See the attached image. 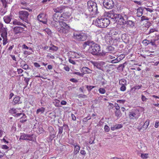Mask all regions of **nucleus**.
<instances>
[{
  "label": "nucleus",
  "instance_id": "f257e3e1",
  "mask_svg": "<svg viewBox=\"0 0 159 159\" xmlns=\"http://www.w3.org/2000/svg\"><path fill=\"white\" fill-rule=\"evenodd\" d=\"M110 24V20L107 18L101 19L98 18L95 20H93V24L100 28L107 27Z\"/></svg>",
  "mask_w": 159,
  "mask_h": 159
},
{
  "label": "nucleus",
  "instance_id": "f03ea898",
  "mask_svg": "<svg viewBox=\"0 0 159 159\" xmlns=\"http://www.w3.org/2000/svg\"><path fill=\"white\" fill-rule=\"evenodd\" d=\"M98 14L97 4L94 0H90V18L96 17Z\"/></svg>",
  "mask_w": 159,
  "mask_h": 159
},
{
  "label": "nucleus",
  "instance_id": "7ed1b4c3",
  "mask_svg": "<svg viewBox=\"0 0 159 159\" xmlns=\"http://www.w3.org/2000/svg\"><path fill=\"white\" fill-rule=\"evenodd\" d=\"M116 20L118 21L120 25H125L126 23V20L128 19V16L124 13L117 14H116Z\"/></svg>",
  "mask_w": 159,
  "mask_h": 159
},
{
  "label": "nucleus",
  "instance_id": "20e7f679",
  "mask_svg": "<svg viewBox=\"0 0 159 159\" xmlns=\"http://www.w3.org/2000/svg\"><path fill=\"white\" fill-rule=\"evenodd\" d=\"M0 32L1 33V36L3 39V44L5 45L8 43L7 30V28L3 27V25L2 23L0 24Z\"/></svg>",
  "mask_w": 159,
  "mask_h": 159
},
{
  "label": "nucleus",
  "instance_id": "39448f33",
  "mask_svg": "<svg viewBox=\"0 0 159 159\" xmlns=\"http://www.w3.org/2000/svg\"><path fill=\"white\" fill-rule=\"evenodd\" d=\"M90 51L93 55H97L100 50V46L97 43L90 42Z\"/></svg>",
  "mask_w": 159,
  "mask_h": 159
},
{
  "label": "nucleus",
  "instance_id": "423d86ee",
  "mask_svg": "<svg viewBox=\"0 0 159 159\" xmlns=\"http://www.w3.org/2000/svg\"><path fill=\"white\" fill-rule=\"evenodd\" d=\"M70 30V26L65 22L61 24V26L57 29V31L60 33L65 34L68 33Z\"/></svg>",
  "mask_w": 159,
  "mask_h": 159
},
{
  "label": "nucleus",
  "instance_id": "0eeeda50",
  "mask_svg": "<svg viewBox=\"0 0 159 159\" xmlns=\"http://www.w3.org/2000/svg\"><path fill=\"white\" fill-rule=\"evenodd\" d=\"M19 18L25 22L29 23V20L28 16L29 13L27 11H19Z\"/></svg>",
  "mask_w": 159,
  "mask_h": 159
},
{
  "label": "nucleus",
  "instance_id": "6e6552de",
  "mask_svg": "<svg viewBox=\"0 0 159 159\" xmlns=\"http://www.w3.org/2000/svg\"><path fill=\"white\" fill-rule=\"evenodd\" d=\"M91 63L93 64L94 67L104 71L105 70V63L103 61L94 62L91 61Z\"/></svg>",
  "mask_w": 159,
  "mask_h": 159
},
{
  "label": "nucleus",
  "instance_id": "1a4fd4ad",
  "mask_svg": "<svg viewBox=\"0 0 159 159\" xmlns=\"http://www.w3.org/2000/svg\"><path fill=\"white\" fill-rule=\"evenodd\" d=\"M139 116V111L137 110H134L129 112V117L130 120H137Z\"/></svg>",
  "mask_w": 159,
  "mask_h": 159
},
{
  "label": "nucleus",
  "instance_id": "9d476101",
  "mask_svg": "<svg viewBox=\"0 0 159 159\" xmlns=\"http://www.w3.org/2000/svg\"><path fill=\"white\" fill-rule=\"evenodd\" d=\"M73 36L74 39L80 41H84L87 39V36L84 34L77 32L74 33Z\"/></svg>",
  "mask_w": 159,
  "mask_h": 159
},
{
  "label": "nucleus",
  "instance_id": "9b49d317",
  "mask_svg": "<svg viewBox=\"0 0 159 159\" xmlns=\"http://www.w3.org/2000/svg\"><path fill=\"white\" fill-rule=\"evenodd\" d=\"M103 4L104 6L108 9L112 8L114 6V3L113 0H104Z\"/></svg>",
  "mask_w": 159,
  "mask_h": 159
},
{
  "label": "nucleus",
  "instance_id": "f8f14e48",
  "mask_svg": "<svg viewBox=\"0 0 159 159\" xmlns=\"http://www.w3.org/2000/svg\"><path fill=\"white\" fill-rule=\"evenodd\" d=\"M33 139V135L22 134L20 136V140L22 139L26 140L32 141Z\"/></svg>",
  "mask_w": 159,
  "mask_h": 159
},
{
  "label": "nucleus",
  "instance_id": "ddd939ff",
  "mask_svg": "<svg viewBox=\"0 0 159 159\" xmlns=\"http://www.w3.org/2000/svg\"><path fill=\"white\" fill-rule=\"evenodd\" d=\"M21 109L20 108H16L15 109L14 108H12L9 111L10 113L11 114H16L15 116H16L17 117L19 116L20 115H22V113H17V112H18V110H20Z\"/></svg>",
  "mask_w": 159,
  "mask_h": 159
},
{
  "label": "nucleus",
  "instance_id": "4468645a",
  "mask_svg": "<svg viewBox=\"0 0 159 159\" xmlns=\"http://www.w3.org/2000/svg\"><path fill=\"white\" fill-rule=\"evenodd\" d=\"M24 30V28L20 26H16L13 28V31L15 34L21 33Z\"/></svg>",
  "mask_w": 159,
  "mask_h": 159
},
{
  "label": "nucleus",
  "instance_id": "2eb2a0df",
  "mask_svg": "<svg viewBox=\"0 0 159 159\" xmlns=\"http://www.w3.org/2000/svg\"><path fill=\"white\" fill-rule=\"evenodd\" d=\"M64 21L54 22L51 21L50 24L52 26L55 27L57 30L58 28H59L61 26V24L63 23Z\"/></svg>",
  "mask_w": 159,
  "mask_h": 159
},
{
  "label": "nucleus",
  "instance_id": "dca6fc26",
  "mask_svg": "<svg viewBox=\"0 0 159 159\" xmlns=\"http://www.w3.org/2000/svg\"><path fill=\"white\" fill-rule=\"evenodd\" d=\"M70 16L71 14L69 12H64L61 16V17L63 18H62L63 21L67 20Z\"/></svg>",
  "mask_w": 159,
  "mask_h": 159
},
{
  "label": "nucleus",
  "instance_id": "f3484780",
  "mask_svg": "<svg viewBox=\"0 0 159 159\" xmlns=\"http://www.w3.org/2000/svg\"><path fill=\"white\" fill-rule=\"evenodd\" d=\"M63 17H61V16H59L58 15L56 14H55L53 16V20L52 21L54 22H60L63 21L62 20Z\"/></svg>",
  "mask_w": 159,
  "mask_h": 159
},
{
  "label": "nucleus",
  "instance_id": "a211bd4d",
  "mask_svg": "<svg viewBox=\"0 0 159 159\" xmlns=\"http://www.w3.org/2000/svg\"><path fill=\"white\" fill-rule=\"evenodd\" d=\"M69 56L71 58H79L80 57L79 54L75 52L70 51L69 52Z\"/></svg>",
  "mask_w": 159,
  "mask_h": 159
},
{
  "label": "nucleus",
  "instance_id": "6ab92c4d",
  "mask_svg": "<svg viewBox=\"0 0 159 159\" xmlns=\"http://www.w3.org/2000/svg\"><path fill=\"white\" fill-rule=\"evenodd\" d=\"M44 15L43 13H41L39 14L37 17V19L40 22H43L44 24H46L47 21L46 20H43V17H44Z\"/></svg>",
  "mask_w": 159,
  "mask_h": 159
},
{
  "label": "nucleus",
  "instance_id": "aec40b11",
  "mask_svg": "<svg viewBox=\"0 0 159 159\" xmlns=\"http://www.w3.org/2000/svg\"><path fill=\"white\" fill-rule=\"evenodd\" d=\"M65 8V7L61 6L54 9V11L56 12L61 13L64 11V10Z\"/></svg>",
  "mask_w": 159,
  "mask_h": 159
},
{
  "label": "nucleus",
  "instance_id": "412c9836",
  "mask_svg": "<svg viewBox=\"0 0 159 159\" xmlns=\"http://www.w3.org/2000/svg\"><path fill=\"white\" fill-rule=\"evenodd\" d=\"M12 16H11V15L9 16H4L3 17V20L7 24L9 23L11 20Z\"/></svg>",
  "mask_w": 159,
  "mask_h": 159
},
{
  "label": "nucleus",
  "instance_id": "4be33fe9",
  "mask_svg": "<svg viewBox=\"0 0 159 159\" xmlns=\"http://www.w3.org/2000/svg\"><path fill=\"white\" fill-rule=\"evenodd\" d=\"M70 144H72L74 147L75 149L74 150V152L75 154H77L79 152L80 150V146L78 145H75L74 142L72 143H70Z\"/></svg>",
  "mask_w": 159,
  "mask_h": 159
},
{
  "label": "nucleus",
  "instance_id": "5701e85b",
  "mask_svg": "<svg viewBox=\"0 0 159 159\" xmlns=\"http://www.w3.org/2000/svg\"><path fill=\"white\" fill-rule=\"evenodd\" d=\"M13 24L15 25H21L22 26L24 27H26L25 25L23 24L22 23L19 21L18 20L15 19L13 22Z\"/></svg>",
  "mask_w": 159,
  "mask_h": 159
},
{
  "label": "nucleus",
  "instance_id": "b1692460",
  "mask_svg": "<svg viewBox=\"0 0 159 159\" xmlns=\"http://www.w3.org/2000/svg\"><path fill=\"white\" fill-rule=\"evenodd\" d=\"M20 98L19 96H17L15 97L13 100V103L14 105H15L16 104H19L21 103L20 101Z\"/></svg>",
  "mask_w": 159,
  "mask_h": 159
},
{
  "label": "nucleus",
  "instance_id": "393cba45",
  "mask_svg": "<svg viewBox=\"0 0 159 159\" xmlns=\"http://www.w3.org/2000/svg\"><path fill=\"white\" fill-rule=\"evenodd\" d=\"M116 14H114L112 11H110L108 12L107 14V16L112 19H115L116 20L115 15Z\"/></svg>",
  "mask_w": 159,
  "mask_h": 159
},
{
  "label": "nucleus",
  "instance_id": "a878e982",
  "mask_svg": "<svg viewBox=\"0 0 159 159\" xmlns=\"http://www.w3.org/2000/svg\"><path fill=\"white\" fill-rule=\"evenodd\" d=\"M149 120L148 119L145 122L144 124L142 126L143 128V131L146 129L148 127L149 124Z\"/></svg>",
  "mask_w": 159,
  "mask_h": 159
},
{
  "label": "nucleus",
  "instance_id": "bb28decb",
  "mask_svg": "<svg viewBox=\"0 0 159 159\" xmlns=\"http://www.w3.org/2000/svg\"><path fill=\"white\" fill-rule=\"evenodd\" d=\"M45 108L43 107H41V108L38 109L36 111V113L37 114H38L39 113L42 114L45 111Z\"/></svg>",
  "mask_w": 159,
  "mask_h": 159
},
{
  "label": "nucleus",
  "instance_id": "cd10ccee",
  "mask_svg": "<svg viewBox=\"0 0 159 159\" xmlns=\"http://www.w3.org/2000/svg\"><path fill=\"white\" fill-rule=\"evenodd\" d=\"M23 116L20 118V122L22 123H23L27 121V116L24 114H22Z\"/></svg>",
  "mask_w": 159,
  "mask_h": 159
},
{
  "label": "nucleus",
  "instance_id": "c85d7f7f",
  "mask_svg": "<svg viewBox=\"0 0 159 159\" xmlns=\"http://www.w3.org/2000/svg\"><path fill=\"white\" fill-rule=\"evenodd\" d=\"M89 69L86 67H83L81 70V71L84 74H86V73H88L89 72Z\"/></svg>",
  "mask_w": 159,
  "mask_h": 159
},
{
  "label": "nucleus",
  "instance_id": "c756f323",
  "mask_svg": "<svg viewBox=\"0 0 159 159\" xmlns=\"http://www.w3.org/2000/svg\"><path fill=\"white\" fill-rule=\"evenodd\" d=\"M51 46L49 47V49L50 50H52L54 52L57 51L58 50V48L57 47L52 44L51 45Z\"/></svg>",
  "mask_w": 159,
  "mask_h": 159
},
{
  "label": "nucleus",
  "instance_id": "7c9ffc66",
  "mask_svg": "<svg viewBox=\"0 0 159 159\" xmlns=\"http://www.w3.org/2000/svg\"><path fill=\"white\" fill-rule=\"evenodd\" d=\"M143 10L142 9L137 10V15L138 17H140L143 14Z\"/></svg>",
  "mask_w": 159,
  "mask_h": 159
},
{
  "label": "nucleus",
  "instance_id": "2f4dec72",
  "mask_svg": "<svg viewBox=\"0 0 159 159\" xmlns=\"http://www.w3.org/2000/svg\"><path fill=\"white\" fill-rule=\"evenodd\" d=\"M20 67L23 69L26 70L29 69V67L28 65L26 64L21 63Z\"/></svg>",
  "mask_w": 159,
  "mask_h": 159
},
{
  "label": "nucleus",
  "instance_id": "473e14b6",
  "mask_svg": "<svg viewBox=\"0 0 159 159\" xmlns=\"http://www.w3.org/2000/svg\"><path fill=\"white\" fill-rule=\"evenodd\" d=\"M126 23L125 25L126 24L127 25H128L129 26H134V22L132 20H126Z\"/></svg>",
  "mask_w": 159,
  "mask_h": 159
},
{
  "label": "nucleus",
  "instance_id": "72a5a7b5",
  "mask_svg": "<svg viewBox=\"0 0 159 159\" xmlns=\"http://www.w3.org/2000/svg\"><path fill=\"white\" fill-rule=\"evenodd\" d=\"M140 157L143 159H145L148 157V153H141Z\"/></svg>",
  "mask_w": 159,
  "mask_h": 159
},
{
  "label": "nucleus",
  "instance_id": "f704fd0d",
  "mask_svg": "<svg viewBox=\"0 0 159 159\" xmlns=\"http://www.w3.org/2000/svg\"><path fill=\"white\" fill-rule=\"evenodd\" d=\"M115 115L117 117H120L121 116V113L120 110L116 111H115Z\"/></svg>",
  "mask_w": 159,
  "mask_h": 159
},
{
  "label": "nucleus",
  "instance_id": "c9c22d12",
  "mask_svg": "<svg viewBox=\"0 0 159 159\" xmlns=\"http://www.w3.org/2000/svg\"><path fill=\"white\" fill-rule=\"evenodd\" d=\"M98 91L99 93L101 94H104L106 93V90L103 88H100L99 89Z\"/></svg>",
  "mask_w": 159,
  "mask_h": 159
},
{
  "label": "nucleus",
  "instance_id": "e433bc0d",
  "mask_svg": "<svg viewBox=\"0 0 159 159\" xmlns=\"http://www.w3.org/2000/svg\"><path fill=\"white\" fill-rule=\"evenodd\" d=\"M44 30L48 35H51V34L52 32L49 29L46 28Z\"/></svg>",
  "mask_w": 159,
  "mask_h": 159
},
{
  "label": "nucleus",
  "instance_id": "4c0bfd02",
  "mask_svg": "<svg viewBox=\"0 0 159 159\" xmlns=\"http://www.w3.org/2000/svg\"><path fill=\"white\" fill-rule=\"evenodd\" d=\"M60 101L58 100H55V102H54V105L55 106L59 107H60Z\"/></svg>",
  "mask_w": 159,
  "mask_h": 159
},
{
  "label": "nucleus",
  "instance_id": "58836bf2",
  "mask_svg": "<svg viewBox=\"0 0 159 159\" xmlns=\"http://www.w3.org/2000/svg\"><path fill=\"white\" fill-rule=\"evenodd\" d=\"M142 43L145 46H146L150 43V42L148 40L146 39H145L143 41Z\"/></svg>",
  "mask_w": 159,
  "mask_h": 159
},
{
  "label": "nucleus",
  "instance_id": "ea45409f",
  "mask_svg": "<svg viewBox=\"0 0 159 159\" xmlns=\"http://www.w3.org/2000/svg\"><path fill=\"white\" fill-rule=\"evenodd\" d=\"M22 48L23 49H28L29 50H32V48H29L27 46H26L25 44H24L22 45Z\"/></svg>",
  "mask_w": 159,
  "mask_h": 159
},
{
  "label": "nucleus",
  "instance_id": "a19ab883",
  "mask_svg": "<svg viewBox=\"0 0 159 159\" xmlns=\"http://www.w3.org/2000/svg\"><path fill=\"white\" fill-rule=\"evenodd\" d=\"M126 89V87L124 84H122V86L120 88V90L122 91H124Z\"/></svg>",
  "mask_w": 159,
  "mask_h": 159
},
{
  "label": "nucleus",
  "instance_id": "79ce46f5",
  "mask_svg": "<svg viewBox=\"0 0 159 159\" xmlns=\"http://www.w3.org/2000/svg\"><path fill=\"white\" fill-rule=\"evenodd\" d=\"M157 30L155 28H152L149 31V32H148V34H150L151 33H153L155 31H157Z\"/></svg>",
  "mask_w": 159,
  "mask_h": 159
},
{
  "label": "nucleus",
  "instance_id": "37998d69",
  "mask_svg": "<svg viewBox=\"0 0 159 159\" xmlns=\"http://www.w3.org/2000/svg\"><path fill=\"white\" fill-rule=\"evenodd\" d=\"M104 129L105 131L107 132H109L110 130V128L109 126L107 125L105 126Z\"/></svg>",
  "mask_w": 159,
  "mask_h": 159
},
{
  "label": "nucleus",
  "instance_id": "c03bdc74",
  "mask_svg": "<svg viewBox=\"0 0 159 159\" xmlns=\"http://www.w3.org/2000/svg\"><path fill=\"white\" fill-rule=\"evenodd\" d=\"M3 6L5 8L7 7V2L6 0H1Z\"/></svg>",
  "mask_w": 159,
  "mask_h": 159
},
{
  "label": "nucleus",
  "instance_id": "a18cd8bd",
  "mask_svg": "<svg viewBox=\"0 0 159 159\" xmlns=\"http://www.w3.org/2000/svg\"><path fill=\"white\" fill-rule=\"evenodd\" d=\"M120 61V60L118 59V58H117L115 59L112 60L111 62L113 63H116L119 62Z\"/></svg>",
  "mask_w": 159,
  "mask_h": 159
},
{
  "label": "nucleus",
  "instance_id": "49530a36",
  "mask_svg": "<svg viewBox=\"0 0 159 159\" xmlns=\"http://www.w3.org/2000/svg\"><path fill=\"white\" fill-rule=\"evenodd\" d=\"M30 80V78L25 77L24 78V81L26 84V85H27L28 84V82Z\"/></svg>",
  "mask_w": 159,
  "mask_h": 159
},
{
  "label": "nucleus",
  "instance_id": "de8ad7c7",
  "mask_svg": "<svg viewBox=\"0 0 159 159\" xmlns=\"http://www.w3.org/2000/svg\"><path fill=\"white\" fill-rule=\"evenodd\" d=\"M116 128V129H120L122 127V126L121 124H118L115 125Z\"/></svg>",
  "mask_w": 159,
  "mask_h": 159
},
{
  "label": "nucleus",
  "instance_id": "09e8293b",
  "mask_svg": "<svg viewBox=\"0 0 159 159\" xmlns=\"http://www.w3.org/2000/svg\"><path fill=\"white\" fill-rule=\"evenodd\" d=\"M145 20H148V18L146 16H142L141 18V21H143Z\"/></svg>",
  "mask_w": 159,
  "mask_h": 159
},
{
  "label": "nucleus",
  "instance_id": "8fccbe9b",
  "mask_svg": "<svg viewBox=\"0 0 159 159\" xmlns=\"http://www.w3.org/2000/svg\"><path fill=\"white\" fill-rule=\"evenodd\" d=\"M47 57H49V58L52 59H54L55 58L53 56L51 55L50 53H48L47 55Z\"/></svg>",
  "mask_w": 159,
  "mask_h": 159
},
{
  "label": "nucleus",
  "instance_id": "3c124183",
  "mask_svg": "<svg viewBox=\"0 0 159 159\" xmlns=\"http://www.w3.org/2000/svg\"><path fill=\"white\" fill-rule=\"evenodd\" d=\"M141 99L142 101L144 102L146 101L147 99V98L143 95H142Z\"/></svg>",
  "mask_w": 159,
  "mask_h": 159
},
{
  "label": "nucleus",
  "instance_id": "603ef678",
  "mask_svg": "<svg viewBox=\"0 0 159 159\" xmlns=\"http://www.w3.org/2000/svg\"><path fill=\"white\" fill-rule=\"evenodd\" d=\"M115 107L116 111L120 110V107L118 104L115 103Z\"/></svg>",
  "mask_w": 159,
  "mask_h": 159
},
{
  "label": "nucleus",
  "instance_id": "864d4df0",
  "mask_svg": "<svg viewBox=\"0 0 159 159\" xmlns=\"http://www.w3.org/2000/svg\"><path fill=\"white\" fill-rule=\"evenodd\" d=\"M89 42L88 41L87 42H85L84 43V44H83L84 47L85 48L86 46H89Z\"/></svg>",
  "mask_w": 159,
  "mask_h": 159
},
{
  "label": "nucleus",
  "instance_id": "5fc2aeb1",
  "mask_svg": "<svg viewBox=\"0 0 159 159\" xmlns=\"http://www.w3.org/2000/svg\"><path fill=\"white\" fill-rule=\"evenodd\" d=\"M125 102V100H120L117 101V102L120 103L124 104Z\"/></svg>",
  "mask_w": 159,
  "mask_h": 159
},
{
  "label": "nucleus",
  "instance_id": "6e6d98bb",
  "mask_svg": "<svg viewBox=\"0 0 159 159\" xmlns=\"http://www.w3.org/2000/svg\"><path fill=\"white\" fill-rule=\"evenodd\" d=\"M63 68L65 70L67 71H69L70 69V68L68 66H64Z\"/></svg>",
  "mask_w": 159,
  "mask_h": 159
},
{
  "label": "nucleus",
  "instance_id": "4d7b16f0",
  "mask_svg": "<svg viewBox=\"0 0 159 159\" xmlns=\"http://www.w3.org/2000/svg\"><path fill=\"white\" fill-rule=\"evenodd\" d=\"M159 126V121H157L155 122V127L156 128H158Z\"/></svg>",
  "mask_w": 159,
  "mask_h": 159
},
{
  "label": "nucleus",
  "instance_id": "13d9d810",
  "mask_svg": "<svg viewBox=\"0 0 159 159\" xmlns=\"http://www.w3.org/2000/svg\"><path fill=\"white\" fill-rule=\"evenodd\" d=\"M69 61L70 63L72 64H73L75 65L76 64V63L75 62V61L71 58L69 59Z\"/></svg>",
  "mask_w": 159,
  "mask_h": 159
},
{
  "label": "nucleus",
  "instance_id": "bf43d9fd",
  "mask_svg": "<svg viewBox=\"0 0 159 159\" xmlns=\"http://www.w3.org/2000/svg\"><path fill=\"white\" fill-rule=\"evenodd\" d=\"M17 72L19 74L22 73L23 72V70L21 69H17Z\"/></svg>",
  "mask_w": 159,
  "mask_h": 159
},
{
  "label": "nucleus",
  "instance_id": "052dcab7",
  "mask_svg": "<svg viewBox=\"0 0 159 159\" xmlns=\"http://www.w3.org/2000/svg\"><path fill=\"white\" fill-rule=\"evenodd\" d=\"M34 66L36 67H39L40 66V65L37 62L34 63Z\"/></svg>",
  "mask_w": 159,
  "mask_h": 159
},
{
  "label": "nucleus",
  "instance_id": "680f3d73",
  "mask_svg": "<svg viewBox=\"0 0 159 159\" xmlns=\"http://www.w3.org/2000/svg\"><path fill=\"white\" fill-rule=\"evenodd\" d=\"M63 132V128L62 127H60L59 128L58 133L61 134Z\"/></svg>",
  "mask_w": 159,
  "mask_h": 159
},
{
  "label": "nucleus",
  "instance_id": "e2e57ef3",
  "mask_svg": "<svg viewBox=\"0 0 159 159\" xmlns=\"http://www.w3.org/2000/svg\"><path fill=\"white\" fill-rule=\"evenodd\" d=\"M31 53V52L27 51H24L23 52V54L25 55L30 54Z\"/></svg>",
  "mask_w": 159,
  "mask_h": 159
},
{
  "label": "nucleus",
  "instance_id": "0e129e2a",
  "mask_svg": "<svg viewBox=\"0 0 159 159\" xmlns=\"http://www.w3.org/2000/svg\"><path fill=\"white\" fill-rule=\"evenodd\" d=\"M71 116L72 119L73 120H76V117L74 114H71Z\"/></svg>",
  "mask_w": 159,
  "mask_h": 159
},
{
  "label": "nucleus",
  "instance_id": "69168bd1",
  "mask_svg": "<svg viewBox=\"0 0 159 159\" xmlns=\"http://www.w3.org/2000/svg\"><path fill=\"white\" fill-rule=\"evenodd\" d=\"M141 87H142V85H137V86H135L134 87V88L135 89H141Z\"/></svg>",
  "mask_w": 159,
  "mask_h": 159
},
{
  "label": "nucleus",
  "instance_id": "338daca9",
  "mask_svg": "<svg viewBox=\"0 0 159 159\" xmlns=\"http://www.w3.org/2000/svg\"><path fill=\"white\" fill-rule=\"evenodd\" d=\"M2 148L3 149H7L9 147L6 145H2Z\"/></svg>",
  "mask_w": 159,
  "mask_h": 159
},
{
  "label": "nucleus",
  "instance_id": "774afa93",
  "mask_svg": "<svg viewBox=\"0 0 159 159\" xmlns=\"http://www.w3.org/2000/svg\"><path fill=\"white\" fill-rule=\"evenodd\" d=\"M145 9L147 11H149L150 12H152L153 11V10L148 8H145Z\"/></svg>",
  "mask_w": 159,
  "mask_h": 159
}]
</instances>
